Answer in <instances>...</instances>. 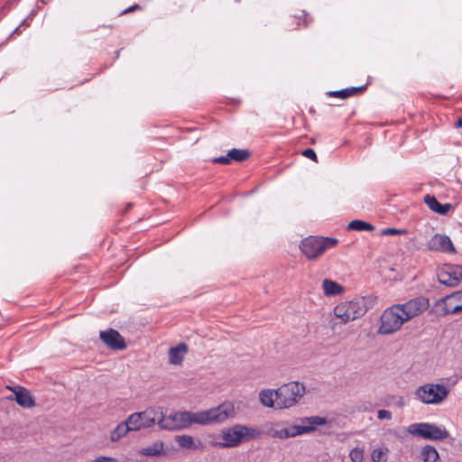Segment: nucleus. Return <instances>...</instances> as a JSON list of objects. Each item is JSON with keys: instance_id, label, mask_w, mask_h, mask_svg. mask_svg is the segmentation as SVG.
<instances>
[{"instance_id": "38", "label": "nucleus", "mask_w": 462, "mask_h": 462, "mask_svg": "<svg viewBox=\"0 0 462 462\" xmlns=\"http://www.w3.org/2000/svg\"><path fill=\"white\" fill-rule=\"evenodd\" d=\"M139 9H141V6H140L139 5H137V4H135V5H131L130 7H128V8H126V9L123 10V11L119 14V15H124V14H128V13H131V12H133V11L139 10Z\"/></svg>"}, {"instance_id": "19", "label": "nucleus", "mask_w": 462, "mask_h": 462, "mask_svg": "<svg viewBox=\"0 0 462 462\" xmlns=\"http://www.w3.org/2000/svg\"><path fill=\"white\" fill-rule=\"evenodd\" d=\"M163 447V442L157 440L150 446L140 448L138 453L145 457H159L164 454Z\"/></svg>"}, {"instance_id": "23", "label": "nucleus", "mask_w": 462, "mask_h": 462, "mask_svg": "<svg viewBox=\"0 0 462 462\" xmlns=\"http://www.w3.org/2000/svg\"><path fill=\"white\" fill-rule=\"evenodd\" d=\"M420 457L423 462H441L439 452L431 445H426L421 448Z\"/></svg>"}, {"instance_id": "13", "label": "nucleus", "mask_w": 462, "mask_h": 462, "mask_svg": "<svg viewBox=\"0 0 462 462\" xmlns=\"http://www.w3.org/2000/svg\"><path fill=\"white\" fill-rule=\"evenodd\" d=\"M397 305L401 308V311H402L404 315V319L410 320L428 310L430 307V300L425 297H417L403 304Z\"/></svg>"}, {"instance_id": "40", "label": "nucleus", "mask_w": 462, "mask_h": 462, "mask_svg": "<svg viewBox=\"0 0 462 462\" xmlns=\"http://www.w3.org/2000/svg\"><path fill=\"white\" fill-rule=\"evenodd\" d=\"M24 24H26L28 26V24L26 23V20H23L22 22V23L14 30V32L11 33L10 37H12L14 34H20V28Z\"/></svg>"}, {"instance_id": "35", "label": "nucleus", "mask_w": 462, "mask_h": 462, "mask_svg": "<svg viewBox=\"0 0 462 462\" xmlns=\"http://www.w3.org/2000/svg\"><path fill=\"white\" fill-rule=\"evenodd\" d=\"M213 163H219V164H229L231 162L230 158L228 157V154L225 156H219L216 157L212 160Z\"/></svg>"}, {"instance_id": "24", "label": "nucleus", "mask_w": 462, "mask_h": 462, "mask_svg": "<svg viewBox=\"0 0 462 462\" xmlns=\"http://www.w3.org/2000/svg\"><path fill=\"white\" fill-rule=\"evenodd\" d=\"M227 154L231 161L242 162L246 161L251 156V152L246 149L234 148L228 151Z\"/></svg>"}, {"instance_id": "17", "label": "nucleus", "mask_w": 462, "mask_h": 462, "mask_svg": "<svg viewBox=\"0 0 462 462\" xmlns=\"http://www.w3.org/2000/svg\"><path fill=\"white\" fill-rule=\"evenodd\" d=\"M8 388L14 394V396L9 398L10 400H14L17 404L23 408H32L35 406V401L30 393L29 390L20 385Z\"/></svg>"}, {"instance_id": "1", "label": "nucleus", "mask_w": 462, "mask_h": 462, "mask_svg": "<svg viewBox=\"0 0 462 462\" xmlns=\"http://www.w3.org/2000/svg\"><path fill=\"white\" fill-rule=\"evenodd\" d=\"M195 423L209 425L222 423L236 416V409L232 402H225L217 407L195 412Z\"/></svg>"}, {"instance_id": "12", "label": "nucleus", "mask_w": 462, "mask_h": 462, "mask_svg": "<svg viewBox=\"0 0 462 462\" xmlns=\"http://www.w3.org/2000/svg\"><path fill=\"white\" fill-rule=\"evenodd\" d=\"M438 280L440 283L455 287L462 280V266L456 264H445L437 273Z\"/></svg>"}, {"instance_id": "39", "label": "nucleus", "mask_w": 462, "mask_h": 462, "mask_svg": "<svg viewBox=\"0 0 462 462\" xmlns=\"http://www.w3.org/2000/svg\"><path fill=\"white\" fill-rule=\"evenodd\" d=\"M92 462H117L116 458L109 457H98Z\"/></svg>"}, {"instance_id": "30", "label": "nucleus", "mask_w": 462, "mask_h": 462, "mask_svg": "<svg viewBox=\"0 0 462 462\" xmlns=\"http://www.w3.org/2000/svg\"><path fill=\"white\" fill-rule=\"evenodd\" d=\"M402 234H407V230L406 229H397L394 227H388V228H384L381 231L382 236L402 235Z\"/></svg>"}, {"instance_id": "7", "label": "nucleus", "mask_w": 462, "mask_h": 462, "mask_svg": "<svg viewBox=\"0 0 462 462\" xmlns=\"http://www.w3.org/2000/svg\"><path fill=\"white\" fill-rule=\"evenodd\" d=\"M401 310V308L396 304L383 312L380 318L379 334L390 335L401 328L402 324L407 321Z\"/></svg>"}, {"instance_id": "22", "label": "nucleus", "mask_w": 462, "mask_h": 462, "mask_svg": "<svg viewBox=\"0 0 462 462\" xmlns=\"http://www.w3.org/2000/svg\"><path fill=\"white\" fill-rule=\"evenodd\" d=\"M322 288L327 296L339 295L344 291V288L339 283L329 279L323 280Z\"/></svg>"}, {"instance_id": "15", "label": "nucleus", "mask_w": 462, "mask_h": 462, "mask_svg": "<svg viewBox=\"0 0 462 462\" xmlns=\"http://www.w3.org/2000/svg\"><path fill=\"white\" fill-rule=\"evenodd\" d=\"M99 337L109 348L114 350H124L127 346L124 337L113 328L100 331Z\"/></svg>"}, {"instance_id": "29", "label": "nucleus", "mask_w": 462, "mask_h": 462, "mask_svg": "<svg viewBox=\"0 0 462 462\" xmlns=\"http://www.w3.org/2000/svg\"><path fill=\"white\" fill-rule=\"evenodd\" d=\"M349 457L353 462H362L364 459V450L359 448H355L350 451Z\"/></svg>"}, {"instance_id": "41", "label": "nucleus", "mask_w": 462, "mask_h": 462, "mask_svg": "<svg viewBox=\"0 0 462 462\" xmlns=\"http://www.w3.org/2000/svg\"><path fill=\"white\" fill-rule=\"evenodd\" d=\"M455 126H456L457 128H461V127H462V117H461V118H459V119L456 122Z\"/></svg>"}, {"instance_id": "32", "label": "nucleus", "mask_w": 462, "mask_h": 462, "mask_svg": "<svg viewBox=\"0 0 462 462\" xmlns=\"http://www.w3.org/2000/svg\"><path fill=\"white\" fill-rule=\"evenodd\" d=\"M347 92L346 90V88L344 89H340V90H335V91H329L328 92V95L329 97H339L341 99H346L348 98L347 97Z\"/></svg>"}, {"instance_id": "4", "label": "nucleus", "mask_w": 462, "mask_h": 462, "mask_svg": "<svg viewBox=\"0 0 462 462\" xmlns=\"http://www.w3.org/2000/svg\"><path fill=\"white\" fill-rule=\"evenodd\" d=\"M305 393V386L299 382H290L276 389L277 409L290 408L295 405Z\"/></svg>"}, {"instance_id": "16", "label": "nucleus", "mask_w": 462, "mask_h": 462, "mask_svg": "<svg viewBox=\"0 0 462 462\" xmlns=\"http://www.w3.org/2000/svg\"><path fill=\"white\" fill-rule=\"evenodd\" d=\"M430 251L455 254L456 249L449 236L441 234L434 235L428 243Z\"/></svg>"}, {"instance_id": "27", "label": "nucleus", "mask_w": 462, "mask_h": 462, "mask_svg": "<svg viewBox=\"0 0 462 462\" xmlns=\"http://www.w3.org/2000/svg\"><path fill=\"white\" fill-rule=\"evenodd\" d=\"M388 448H374L371 454L373 462H385L387 460Z\"/></svg>"}, {"instance_id": "36", "label": "nucleus", "mask_w": 462, "mask_h": 462, "mask_svg": "<svg viewBox=\"0 0 462 462\" xmlns=\"http://www.w3.org/2000/svg\"><path fill=\"white\" fill-rule=\"evenodd\" d=\"M377 418L379 420H391L392 412L387 410H380L377 411Z\"/></svg>"}, {"instance_id": "8", "label": "nucleus", "mask_w": 462, "mask_h": 462, "mask_svg": "<svg viewBox=\"0 0 462 462\" xmlns=\"http://www.w3.org/2000/svg\"><path fill=\"white\" fill-rule=\"evenodd\" d=\"M462 310V291L452 292L437 300L430 311L436 316L444 317Z\"/></svg>"}, {"instance_id": "43", "label": "nucleus", "mask_w": 462, "mask_h": 462, "mask_svg": "<svg viewBox=\"0 0 462 462\" xmlns=\"http://www.w3.org/2000/svg\"><path fill=\"white\" fill-rule=\"evenodd\" d=\"M107 27L112 29L114 27V25L113 24H109V25H107Z\"/></svg>"}, {"instance_id": "26", "label": "nucleus", "mask_w": 462, "mask_h": 462, "mask_svg": "<svg viewBox=\"0 0 462 462\" xmlns=\"http://www.w3.org/2000/svg\"><path fill=\"white\" fill-rule=\"evenodd\" d=\"M175 441L180 448L188 449H196L197 447L194 443V439L189 435H178L175 436Z\"/></svg>"}, {"instance_id": "5", "label": "nucleus", "mask_w": 462, "mask_h": 462, "mask_svg": "<svg viewBox=\"0 0 462 462\" xmlns=\"http://www.w3.org/2000/svg\"><path fill=\"white\" fill-rule=\"evenodd\" d=\"M159 416L158 426L161 430H180L195 423L196 413L191 411H176L164 415L159 410Z\"/></svg>"}, {"instance_id": "28", "label": "nucleus", "mask_w": 462, "mask_h": 462, "mask_svg": "<svg viewBox=\"0 0 462 462\" xmlns=\"http://www.w3.org/2000/svg\"><path fill=\"white\" fill-rule=\"evenodd\" d=\"M424 202L433 212H437L441 203L438 201V199L430 194L424 196Z\"/></svg>"}, {"instance_id": "37", "label": "nucleus", "mask_w": 462, "mask_h": 462, "mask_svg": "<svg viewBox=\"0 0 462 462\" xmlns=\"http://www.w3.org/2000/svg\"><path fill=\"white\" fill-rule=\"evenodd\" d=\"M247 431L244 433V437H248L250 439H255L259 435V431L255 429L247 427Z\"/></svg>"}, {"instance_id": "20", "label": "nucleus", "mask_w": 462, "mask_h": 462, "mask_svg": "<svg viewBox=\"0 0 462 462\" xmlns=\"http://www.w3.org/2000/svg\"><path fill=\"white\" fill-rule=\"evenodd\" d=\"M259 399L263 406L277 409L276 390H262L259 393Z\"/></svg>"}, {"instance_id": "9", "label": "nucleus", "mask_w": 462, "mask_h": 462, "mask_svg": "<svg viewBox=\"0 0 462 462\" xmlns=\"http://www.w3.org/2000/svg\"><path fill=\"white\" fill-rule=\"evenodd\" d=\"M448 391L446 386L439 383H427L420 386L415 396L426 404H439L447 398Z\"/></svg>"}, {"instance_id": "25", "label": "nucleus", "mask_w": 462, "mask_h": 462, "mask_svg": "<svg viewBox=\"0 0 462 462\" xmlns=\"http://www.w3.org/2000/svg\"><path fill=\"white\" fill-rule=\"evenodd\" d=\"M347 229L361 232V231H374L375 229V227L372 224L367 223L364 220L355 219V220H352L348 224Z\"/></svg>"}, {"instance_id": "21", "label": "nucleus", "mask_w": 462, "mask_h": 462, "mask_svg": "<svg viewBox=\"0 0 462 462\" xmlns=\"http://www.w3.org/2000/svg\"><path fill=\"white\" fill-rule=\"evenodd\" d=\"M129 431H133L130 424L128 423L127 419L124 421L119 423L112 431L110 434V439L113 442L118 441L123 437H125Z\"/></svg>"}, {"instance_id": "31", "label": "nucleus", "mask_w": 462, "mask_h": 462, "mask_svg": "<svg viewBox=\"0 0 462 462\" xmlns=\"http://www.w3.org/2000/svg\"><path fill=\"white\" fill-rule=\"evenodd\" d=\"M365 88H366V86H365V85L361 86V87H351V88H346V92L348 93V94H347V97H350L356 96V95H357L358 93L363 92Z\"/></svg>"}, {"instance_id": "33", "label": "nucleus", "mask_w": 462, "mask_h": 462, "mask_svg": "<svg viewBox=\"0 0 462 462\" xmlns=\"http://www.w3.org/2000/svg\"><path fill=\"white\" fill-rule=\"evenodd\" d=\"M301 154L303 156H305L306 158H309V159L312 160L313 162H318V157L313 149L307 148L301 152Z\"/></svg>"}, {"instance_id": "2", "label": "nucleus", "mask_w": 462, "mask_h": 462, "mask_svg": "<svg viewBox=\"0 0 462 462\" xmlns=\"http://www.w3.org/2000/svg\"><path fill=\"white\" fill-rule=\"evenodd\" d=\"M301 421L304 425H293L281 430L270 429L268 434L273 438L284 439L310 433L315 430L316 425H325L327 423V420L319 416L305 417L301 419Z\"/></svg>"}, {"instance_id": "6", "label": "nucleus", "mask_w": 462, "mask_h": 462, "mask_svg": "<svg viewBox=\"0 0 462 462\" xmlns=\"http://www.w3.org/2000/svg\"><path fill=\"white\" fill-rule=\"evenodd\" d=\"M367 310L364 298H356L349 301L337 304L334 309L335 316L343 323L361 318Z\"/></svg>"}, {"instance_id": "10", "label": "nucleus", "mask_w": 462, "mask_h": 462, "mask_svg": "<svg viewBox=\"0 0 462 462\" xmlns=\"http://www.w3.org/2000/svg\"><path fill=\"white\" fill-rule=\"evenodd\" d=\"M408 432L430 440H442L449 435L444 427L428 422L412 423L408 427Z\"/></svg>"}, {"instance_id": "11", "label": "nucleus", "mask_w": 462, "mask_h": 462, "mask_svg": "<svg viewBox=\"0 0 462 462\" xmlns=\"http://www.w3.org/2000/svg\"><path fill=\"white\" fill-rule=\"evenodd\" d=\"M159 410L147 409L143 411L134 412L128 416L127 420L133 431L146 429L158 424Z\"/></svg>"}, {"instance_id": "18", "label": "nucleus", "mask_w": 462, "mask_h": 462, "mask_svg": "<svg viewBox=\"0 0 462 462\" xmlns=\"http://www.w3.org/2000/svg\"><path fill=\"white\" fill-rule=\"evenodd\" d=\"M189 347L185 343H180L176 346L171 347L169 350V361L172 365H180L183 361L184 355L188 353Z\"/></svg>"}, {"instance_id": "42", "label": "nucleus", "mask_w": 462, "mask_h": 462, "mask_svg": "<svg viewBox=\"0 0 462 462\" xmlns=\"http://www.w3.org/2000/svg\"><path fill=\"white\" fill-rule=\"evenodd\" d=\"M120 51H121V50H118V51H116V58H118V57H119Z\"/></svg>"}, {"instance_id": "14", "label": "nucleus", "mask_w": 462, "mask_h": 462, "mask_svg": "<svg viewBox=\"0 0 462 462\" xmlns=\"http://www.w3.org/2000/svg\"><path fill=\"white\" fill-rule=\"evenodd\" d=\"M247 426L235 425L234 427L222 431L221 438L223 442L217 443L220 448H234L240 444L244 438V433L246 432Z\"/></svg>"}, {"instance_id": "3", "label": "nucleus", "mask_w": 462, "mask_h": 462, "mask_svg": "<svg viewBox=\"0 0 462 462\" xmlns=\"http://www.w3.org/2000/svg\"><path fill=\"white\" fill-rule=\"evenodd\" d=\"M337 243L336 238L310 236L301 240L300 248L309 260H316Z\"/></svg>"}, {"instance_id": "34", "label": "nucleus", "mask_w": 462, "mask_h": 462, "mask_svg": "<svg viewBox=\"0 0 462 462\" xmlns=\"http://www.w3.org/2000/svg\"><path fill=\"white\" fill-rule=\"evenodd\" d=\"M453 208L452 204L450 203H445L441 204L436 213L445 216L448 214V212Z\"/></svg>"}]
</instances>
